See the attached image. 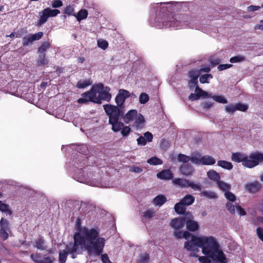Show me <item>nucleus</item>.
Listing matches in <instances>:
<instances>
[{"label": "nucleus", "mask_w": 263, "mask_h": 263, "mask_svg": "<svg viewBox=\"0 0 263 263\" xmlns=\"http://www.w3.org/2000/svg\"><path fill=\"white\" fill-rule=\"evenodd\" d=\"M213 78V76L211 74H202L200 76L199 78L200 82L201 83H209V79H211Z\"/></svg>", "instance_id": "nucleus-42"}, {"label": "nucleus", "mask_w": 263, "mask_h": 263, "mask_svg": "<svg viewBox=\"0 0 263 263\" xmlns=\"http://www.w3.org/2000/svg\"><path fill=\"white\" fill-rule=\"evenodd\" d=\"M34 247L40 250H44L46 249V246L45 245V242L43 238H40L37 239L34 243Z\"/></svg>", "instance_id": "nucleus-25"}, {"label": "nucleus", "mask_w": 263, "mask_h": 263, "mask_svg": "<svg viewBox=\"0 0 263 263\" xmlns=\"http://www.w3.org/2000/svg\"><path fill=\"white\" fill-rule=\"evenodd\" d=\"M0 211L7 213L9 215L12 214V211L9 209V205L2 203L1 201L0 203Z\"/></svg>", "instance_id": "nucleus-43"}, {"label": "nucleus", "mask_w": 263, "mask_h": 263, "mask_svg": "<svg viewBox=\"0 0 263 263\" xmlns=\"http://www.w3.org/2000/svg\"><path fill=\"white\" fill-rule=\"evenodd\" d=\"M147 162L152 165H159L162 163V161L156 157H154L148 159Z\"/></svg>", "instance_id": "nucleus-44"}, {"label": "nucleus", "mask_w": 263, "mask_h": 263, "mask_svg": "<svg viewBox=\"0 0 263 263\" xmlns=\"http://www.w3.org/2000/svg\"><path fill=\"white\" fill-rule=\"evenodd\" d=\"M0 229L10 231L9 222L4 218L0 220Z\"/></svg>", "instance_id": "nucleus-34"}, {"label": "nucleus", "mask_w": 263, "mask_h": 263, "mask_svg": "<svg viewBox=\"0 0 263 263\" xmlns=\"http://www.w3.org/2000/svg\"><path fill=\"white\" fill-rule=\"evenodd\" d=\"M62 5L63 3L61 0H53L51 2V6L53 8H59Z\"/></svg>", "instance_id": "nucleus-57"}, {"label": "nucleus", "mask_w": 263, "mask_h": 263, "mask_svg": "<svg viewBox=\"0 0 263 263\" xmlns=\"http://www.w3.org/2000/svg\"><path fill=\"white\" fill-rule=\"evenodd\" d=\"M209 178L214 181H218L220 179L219 174L213 170H211L207 173Z\"/></svg>", "instance_id": "nucleus-26"}, {"label": "nucleus", "mask_w": 263, "mask_h": 263, "mask_svg": "<svg viewBox=\"0 0 263 263\" xmlns=\"http://www.w3.org/2000/svg\"><path fill=\"white\" fill-rule=\"evenodd\" d=\"M91 84L90 80L80 81L77 84V87L79 88H84Z\"/></svg>", "instance_id": "nucleus-40"}, {"label": "nucleus", "mask_w": 263, "mask_h": 263, "mask_svg": "<svg viewBox=\"0 0 263 263\" xmlns=\"http://www.w3.org/2000/svg\"><path fill=\"white\" fill-rule=\"evenodd\" d=\"M149 255L146 253L142 254L140 256L139 263H146L148 261Z\"/></svg>", "instance_id": "nucleus-58"}, {"label": "nucleus", "mask_w": 263, "mask_h": 263, "mask_svg": "<svg viewBox=\"0 0 263 263\" xmlns=\"http://www.w3.org/2000/svg\"><path fill=\"white\" fill-rule=\"evenodd\" d=\"M155 213V211L153 209H150L146 210L143 213V217L145 219L152 218Z\"/></svg>", "instance_id": "nucleus-39"}, {"label": "nucleus", "mask_w": 263, "mask_h": 263, "mask_svg": "<svg viewBox=\"0 0 263 263\" xmlns=\"http://www.w3.org/2000/svg\"><path fill=\"white\" fill-rule=\"evenodd\" d=\"M97 43L98 47L103 50L106 49L108 46V42L106 41L103 40H99L97 42Z\"/></svg>", "instance_id": "nucleus-49"}, {"label": "nucleus", "mask_w": 263, "mask_h": 263, "mask_svg": "<svg viewBox=\"0 0 263 263\" xmlns=\"http://www.w3.org/2000/svg\"><path fill=\"white\" fill-rule=\"evenodd\" d=\"M200 71L198 70H192L189 72V77L191 79L190 82V87H194L197 84V79L200 75Z\"/></svg>", "instance_id": "nucleus-10"}, {"label": "nucleus", "mask_w": 263, "mask_h": 263, "mask_svg": "<svg viewBox=\"0 0 263 263\" xmlns=\"http://www.w3.org/2000/svg\"><path fill=\"white\" fill-rule=\"evenodd\" d=\"M119 107L111 104L103 105L104 109L109 117V121L119 119L120 117L123 115V112Z\"/></svg>", "instance_id": "nucleus-5"}, {"label": "nucleus", "mask_w": 263, "mask_h": 263, "mask_svg": "<svg viewBox=\"0 0 263 263\" xmlns=\"http://www.w3.org/2000/svg\"><path fill=\"white\" fill-rule=\"evenodd\" d=\"M180 171L183 175L186 176H190L193 173L194 169L190 164L185 163L180 166Z\"/></svg>", "instance_id": "nucleus-11"}, {"label": "nucleus", "mask_w": 263, "mask_h": 263, "mask_svg": "<svg viewBox=\"0 0 263 263\" xmlns=\"http://www.w3.org/2000/svg\"><path fill=\"white\" fill-rule=\"evenodd\" d=\"M167 199L166 197L163 195H159L155 197L153 200L152 203L156 206H161L166 201Z\"/></svg>", "instance_id": "nucleus-19"}, {"label": "nucleus", "mask_w": 263, "mask_h": 263, "mask_svg": "<svg viewBox=\"0 0 263 263\" xmlns=\"http://www.w3.org/2000/svg\"><path fill=\"white\" fill-rule=\"evenodd\" d=\"M194 200L195 198L193 196L191 195H187L181 200V201L185 206H188L192 204L194 202Z\"/></svg>", "instance_id": "nucleus-27"}, {"label": "nucleus", "mask_w": 263, "mask_h": 263, "mask_svg": "<svg viewBox=\"0 0 263 263\" xmlns=\"http://www.w3.org/2000/svg\"><path fill=\"white\" fill-rule=\"evenodd\" d=\"M202 156L198 152L193 153L191 156V162L195 165H201Z\"/></svg>", "instance_id": "nucleus-18"}, {"label": "nucleus", "mask_w": 263, "mask_h": 263, "mask_svg": "<svg viewBox=\"0 0 263 263\" xmlns=\"http://www.w3.org/2000/svg\"><path fill=\"white\" fill-rule=\"evenodd\" d=\"M109 91L110 88L107 86L104 87L102 83L93 85L89 91L82 94V97L78 100V102L85 103L92 102L100 104L102 100L109 102L111 98Z\"/></svg>", "instance_id": "nucleus-3"}, {"label": "nucleus", "mask_w": 263, "mask_h": 263, "mask_svg": "<svg viewBox=\"0 0 263 263\" xmlns=\"http://www.w3.org/2000/svg\"><path fill=\"white\" fill-rule=\"evenodd\" d=\"M236 110L241 111H246L248 108V106L247 104L238 103L235 104Z\"/></svg>", "instance_id": "nucleus-47"}, {"label": "nucleus", "mask_w": 263, "mask_h": 263, "mask_svg": "<svg viewBox=\"0 0 263 263\" xmlns=\"http://www.w3.org/2000/svg\"><path fill=\"white\" fill-rule=\"evenodd\" d=\"M184 224V219L183 218H175L173 219L170 223L171 227L175 230L181 229Z\"/></svg>", "instance_id": "nucleus-15"}, {"label": "nucleus", "mask_w": 263, "mask_h": 263, "mask_svg": "<svg viewBox=\"0 0 263 263\" xmlns=\"http://www.w3.org/2000/svg\"><path fill=\"white\" fill-rule=\"evenodd\" d=\"M48 63V60L46 57V54L40 55L37 60V63L40 66L46 65Z\"/></svg>", "instance_id": "nucleus-37"}, {"label": "nucleus", "mask_w": 263, "mask_h": 263, "mask_svg": "<svg viewBox=\"0 0 263 263\" xmlns=\"http://www.w3.org/2000/svg\"><path fill=\"white\" fill-rule=\"evenodd\" d=\"M119 119H117L109 121V123L112 126V130L115 132L121 130L124 126V124L121 122H119Z\"/></svg>", "instance_id": "nucleus-20"}, {"label": "nucleus", "mask_w": 263, "mask_h": 263, "mask_svg": "<svg viewBox=\"0 0 263 263\" xmlns=\"http://www.w3.org/2000/svg\"><path fill=\"white\" fill-rule=\"evenodd\" d=\"M256 233L259 238L263 241V229L258 227L256 229Z\"/></svg>", "instance_id": "nucleus-60"}, {"label": "nucleus", "mask_w": 263, "mask_h": 263, "mask_svg": "<svg viewBox=\"0 0 263 263\" xmlns=\"http://www.w3.org/2000/svg\"><path fill=\"white\" fill-rule=\"evenodd\" d=\"M43 36V33L42 32H39L37 33H35L34 34H31V36L32 38V41H35L37 40H39L41 39Z\"/></svg>", "instance_id": "nucleus-55"}, {"label": "nucleus", "mask_w": 263, "mask_h": 263, "mask_svg": "<svg viewBox=\"0 0 263 263\" xmlns=\"http://www.w3.org/2000/svg\"><path fill=\"white\" fill-rule=\"evenodd\" d=\"M10 231L0 229V237L3 240H6L9 237L8 232Z\"/></svg>", "instance_id": "nucleus-51"}, {"label": "nucleus", "mask_w": 263, "mask_h": 263, "mask_svg": "<svg viewBox=\"0 0 263 263\" xmlns=\"http://www.w3.org/2000/svg\"><path fill=\"white\" fill-rule=\"evenodd\" d=\"M50 47V44L47 42H45L43 43L41 46L39 47L38 52L40 53H43L49 49Z\"/></svg>", "instance_id": "nucleus-41"}, {"label": "nucleus", "mask_w": 263, "mask_h": 263, "mask_svg": "<svg viewBox=\"0 0 263 263\" xmlns=\"http://www.w3.org/2000/svg\"><path fill=\"white\" fill-rule=\"evenodd\" d=\"M232 66V64H220L217 67V69L219 71H222L228 68H229Z\"/></svg>", "instance_id": "nucleus-59"}, {"label": "nucleus", "mask_w": 263, "mask_h": 263, "mask_svg": "<svg viewBox=\"0 0 263 263\" xmlns=\"http://www.w3.org/2000/svg\"><path fill=\"white\" fill-rule=\"evenodd\" d=\"M210 98H212L214 101L218 103L222 104H226L228 103V100L223 96L211 95Z\"/></svg>", "instance_id": "nucleus-36"}, {"label": "nucleus", "mask_w": 263, "mask_h": 263, "mask_svg": "<svg viewBox=\"0 0 263 263\" xmlns=\"http://www.w3.org/2000/svg\"><path fill=\"white\" fill-rule=\"evenodd\" d=\"M32 260L36 263H52L53 260L48 257H45L44 261H42V257L40 254H32L31 255Z\"/></svg>", "instance_id": "nucleus-13"}, {"label": "nucleus", "mask_w": 263, "mask_h": 263, "mask_svg": "<svg viewBox=\"0 0 263 263\" xmlns=\"http://www.w3.org/2000/svg\"><path fill=\"white\" fill-rule=\"evenodd\" d=\"M149 99V96L147 93L143 92L139 96V102L141 104H145L148 101Z\"/></svg>", "instance_id": "nucleus-45"}, {"label": "nucleus", "mask_w": 263, "mask_h": 263, "mask_svg": "<svg viewBox=\"0 0 263 263\" xmlns=\"http://www.w3.org/2000/svg\"><path fill=\"white\" fill-rule=\"evenodd\" d=\"M245 59V58L243 56H241V55L235 56V57L231 58L230 59V62L231 63H237V62H242V61H244Z\"/></svg>", "instance_id": "nucleus-50"}, {"label": "nucleus", "mask_w": 263, "mask_h": 263, "mask_svg": "<svg viewBox=\"0 0 263 263\" xmlns=\"http://www.w3.org/2000/svg\"><path fill=\"white\" fill-rule=\"evenodd\" d=\"M177 238L187 240L184 248L192 252L190 255L198 258L200 263H227L226 255L222 250L216 238L212 235H194L188 231H176Z\"/></svg>", "instance_id": "nucleus-1"}, {"label": "nucleus", "mask_w": 263, "mask_h": 263, "mask_svg": "<svg viewBox=\"0 0 263 263\" xmlns=\"http://www.w3.org/2000/svg\"><path fill=\"white\" fill-rule=\"evenodd\" d=\"M74 11V9L71 6H68L64 10V13L68 15H71Z\"/></svg>", "instance_id": "nucleus-61"}, {"label": "nucleus", "mask_w": 263, "mask_h": 263, "mask_svg": "<svg viewBox=\"0 0 263 263\" xmlns=\"http://www.w3.org/2000/svg\"><path fill=\"white\" fill-rule=\"evenodd\" d=\"M225 197L227 199L231 201H234L236 199V197L234 194L229 191L225 192L224 194Z\"/></svg>", "instance_id": "nucleus-54"}, {"label": "nucleus", "mask_w": 263, "mask_h": 263, "mask_svg": "<svg viewBox=\"0 0 263 263\" xmlns=\"http://www.w3.org/2000/svg\"><path fill=\"white\" fill-rule=\"evenodd\" d=\"M186 226L187 230L192 232H195L199 229L198 222L192 220H187L186 222Z\"/></svg>", "instance_id": "nucleus-22"}, {"label": "nucleus", "mask_w": 263, "mask_h": 263, "mask_svg": "<svg viewBox=\"0 0 263 263\" xmlns=\"http://www.w3.org/2000/svg\"><path fill=\"white\" fill-rule=\"evenodd\" d=\"M245 156L243 154H240L239 153H233L232 156V160L235 162H242L243 163V161L245 159Z\"/></svg>", "instance_id": "nucleus-32"}, {"label": "nucleus", "mask_w": 263, "mask_h": 263, "mask_svg": "<svg viewBox=\"0 0 263 263\" xmlns=\"http://www.w3.org/2000/svg\"><path fill=\"white\" fill-rule=\"evenodd\" d=\"M129 170L130 172L136 173H140L142 171V169L141 167L135 166L131 167Z\"/></svg>", "instance_id": "nucleus-63"}, {"label": "nucleus", "mask_w": 263, "mask_h": 263, "mask_svg": "<svg viewBox=\"0 0 263 263\" xmlns=\"http://www.w3.org/2000/svg\"><path fill=\"white\" fill-rule=\"evenodd\" d=\"M236 210L238 214L240 216H244L246 214V211L241 208L240 206H236Z\"/></svg>", "instance_id": "nucleus-64"}, {"label": "nucleus", "mask_w": 263, "mask_h": 263, "mask_svg": "<svg viewBox=\"0 0 263 263\" xmlns=\"http://www.w3.org/2000/svg\"><path fill=\"white\" fill-rule=\"evenodd\" d=\"M225 110L226 112L228 113L233 114L236 110L235 104H229L228 105L226 106Z\"/></svg>", "instance_id": "nucleus-53"}, {"label": "nucleus", "mask_w": 263, "mask_h": 263, "mask_svg": "<svg viewBox=\"0 0 263 263\" xmlns=\"http://www.w3.org/2000/svg\"><path fill=\"white\" fill-rule=\"evenodd\" d=\"M157 176L161 179H171L173 178V173L169 170H164L157 173Z\"/></svg>", "instance_id": "nucleus-17"}, {"label": "nucleus", "mask_w": 263, "mask_h": 263, "mask_svg": "<svg viewBox=\"0 0 263 263\" xmlns=\"http://www.w3.org/2000/svg\"><path fill=\"white\" fill-rule=\"evenodd\" d=\"M73 15L76 17L78 21H80L87 18L88 12L85 9H82L77 14H73Z\"/></svg>", "instance_id": "nucleus-30"}, {"label": "nucleus", "mask_w": 263, "mask_h": 263, "mask_svg": "<svg viewBox=\"0 0 263 263\" xmlns=\"http://www.w3.org/2000/svg\"><path fill=\"white\" fill-rule=\"evenodd\" d=\"M215 162V159L211 156L204 155L202 156L201 165H213Z\"/></svg>", "instance_id": "nucleus-21"}, {"label": "nucleus", "mask_w": 263, "mask_h": 263, "mask_svg": "<svg viewBox=\"0 0 263 263\" xmlns=\"http://www.w3.org/2000/svg\"><path fill=\"white\" fill-rule=\"evenodd\" d=\"M135 121L134 125L137 128H142L144 122V118L143 116L140 114H137V116L135 118Z\"/></svg>", "instance_id": "nucleus-24"}, {"label": "nucleus", "mask_w": 263, "mask_h": 263, "mask_svg": "<svg viewBox=\"0 0 263 263\" xmlns=\"http://www.w3.org/2000/svg\"><path fill=\"white\" fill-rule=\"evenodd\" d=\"M121 130V134L123 137L128 136L131 132V128L129 126H123Z\"/></svg>", "instance_id": "nucleus-56"}, {"label": "nucleus", "mask_w": 263, "mask_h": 263, "mask_svg": "<svg viewBox=\"0 0 263 263\" xmlns=\"http://www.w3.org/2000/svg\"><path fill=\"white\" fill-rule=\"evenodd\" d=\"M227 209L232 214L235 213V206L232 203L228 202L226 205Z\"/></svg>", "instance_id": "nucleus-52"}, {"label": "nucleus", "mask_w": 263, "mask_h": 263, "mask_svg": "<svg viewBox=\"0 0 263 263\" xmlns=\"http://www.w3.org/2000/svg\"><path fill=\"white\" fill-rule=\"evenodd\" d=\"M161 147L164 149H166L170 146V143L168 141L163 140L161 143Z\"/></svg>", "instance_id": "nucleus-62"}, {"label": "nucleus", "mask_w": 263, "mask_h": 263, "mask_svg": "<svg viewBox=\"0 0 263 263\" xmlns=\"http://www.w3.org/2000/svg\"><path fill=\"white\" fill-rule=\"evenodd\" d=\"M263 161V154L256 152L250 155L249 157H246L243 161L242 164L248 167L252 168Z\"/></svg>", "instance_id": "nucleus-4"}, {"label": "nucleus", "mask_w": 263, "mask_h": 263, "mask_svg": "<svg viewBox=\"0 0 263 263\" xmlns=\"http://www.w3.org/2000/svg\"><path fill=\"white\" fill-rule=\"evenodd\" d=\"M99 233L95 229H84L74 235V243L66 246V250L59 253V260L65 263L68 254L74 258L76 254L86 250L89 255H100L103 252L105 239L99 237Z\"/></svg>", "instance_id": "nucleus-2"}, {"label": "nucleus", "mask_w": 263, "mask_h": 263, "mask_svg": "<svg viewBox=\"0 0 263 263\" xmlns=\"http://www.w3.org/2000/svg\"><path fill=\"white\" fill-rule=\"evenodd\" d=\"M246 187L250 193H254L259 191L260 188V185L258 182L255 181L246 184Z\"/></svg>", "instance_id": "nucleus-16"}, {"label": "nucleus", "mask_w": 263, "mask_h": 263, "mask_svg": "<svg viewBox=\"0 0 263 263\" xmlns=\"http://www.w3.org/2000/svg\"><path fill=\"white\" fill-rule=\"evenodd\" d=\"M74 179L81 183L87 184L90 185H93L90 179L88 177H86L84 175L83 171L82 172L81 171L79 175H75Z\"/></svg>", "instance_id": "nucleus-12"}, {"label": "nucleus", "mask_w": 263, "mask_h": 263, "mask_svg": "<svg viewBox=\"0 0 263 263\" xmlns=\"http://www.w3.org/2000/svg\"><path fill=\"white\" fill-rule=\"evenodd\" d=\"M201 195L203 196L207 197L211 199L216 198L217 197L216 194L214 192L210 191H202Z\"/></svg>", "instance_id": "nucleus-46"}, {"label": "nucleus", "mask_w": 263, "mask_h": 263, "mask_svg": "<svg viewBox=\"0 0 263 263\" xmlns=\"http://www.w3.org/2000/svg\"><path fill=\"white\" fill-rule=\"evenodd\" d=\"M130 96V92L125 89H121L115 98V102L118 107H121L125 100Z\"/></svg>", "instance_id": "nucleus-7"}, {"label": "nucleus", "mask_w": 263, "mask_h": 263, "mask_svg": "<svg viewBox=\"0 0 263 263\" xmlns=\"http://www.w3.org/2000/svg\"><path fill=\"white\" fill-rule=\"evenodd\" d=\"M217 164L218 166L227 170H231L233 167V165L231 162L224 160L218 161Z\"/></svg>", "instance_id": "nucleus-33"}, {"label": "nucleus", "mask_w": 263, "mask_h": 263, "mask_svg": "<svg viewBox=\"0 0 263 263\" xmlns=\"http://www.w3.org/2000/svg\"><path fill=\"white\" fill-rule=\"evenodd\" d=\"M153 136L149 132L145 133L143 136L139 137L137 139V144L139 145L144 146L147 142H151L153 141Z\"/></svg>", "instance_id": "nucleus-8"}, {"label": "nucleus", "mask_w": 263, "mask_h": 263, "mask_svg": "<svg viewBox=\"0 0 263 263\" xmlns=\"http://www.w3.org/2000/svg\"><path fill=\"white\" fill-rule=\"evenodd\" d=\"M177 160L180 162H183L184 164L186 163L189 161H191V156H188L184 154H179L178 155Z\"/></svg>", "instance_id": "nucleus-38"}, {"label": "nucleus", "mask_w": 263, "mask_h": 263, "mask_svg": "<svg viewBox=\"0 0 263 263\" xmlns=\"http://www.w3.org/2000/svg\"><path fill=\"white\" fill-rule=\"evenodd\" d=\"M184 16H178L175 19H173L170 21L169 27L178 28L179 27H183L186 25V21L185 20Z\"/></svg>", "instance_id": "nucleus-9"}, {"label": "nucleus", "mask_w": 263, "mask_h": 263, "mask_svg": "<svg viewBox=\"0 0 263 263\" xmlns=\"http://www.w3.org/2000/svg\"><path fill=\"white\" fill-rule=\"evenodd\" d=\"M60 13L58 9H51L50 8H47L44 9L40 13V18L39 22V25H41L45 24L50 17H54Z\"/></svg>", "instance_id": "nucleus-6"}, {"label": "nucleus", "mask_w": 263, "mask_h": 263, "mask_svg": "<svg viewBox=\"0 0 263 263\" xmlns=\"http://www.w3.org/2000/svg\"><path fill=\"white\" fill-rule=\"evenodd\" d=\"M187 187L192 188L194 191H201V185L199 183H196L194 181L189 180V182L188 183Z\"/></svg>", "instance_id": "nucleus-35"}, {"label": "nucleus", "mask_w": 263, "mask_h": 263, "mask_svg": "<svg viewBox=\"0 0 263 263\" xmlns=\"http://www.w3.org/2000/svg\"><path fill=\"white\" fill-rule=\"evenodd\" d=\"M217 184L220 190L226 192L229 191L231 187V185L223 181L218 180L217 182Z\"/></svg>", "instance_id": "nucleus-31"}, {"label": "nucleus", "mask_w": 263, "mask_h": 263, "mask_svg": "<svg viewBox=\"0 0 263 263\" xmlns=\"http://www.w3.org/2000/svg\"><path fill=\"white\" fill-rule=\"evenodd\" d=\"M196 89H195V93H196L199 98L200 97L202 98H210L211 97V94H209L208 92L203 90L202 89L199 88L198 86H195Z\"/></svg>", "instance_id": "nucleus-29"}, {"label": "nucleus", "mask_w": 263, "mask_h": 263, "mask_svg": "<svg viewBox=\"0 0 263 263\" xmlns=\"http://www.w3.org/2000/svg\"><path fill=\"white\" fill-rule=\"evenodd\" d=\"M23 46H27L29 44H31L33 41H32V38L31 36V34H28L27 35L25 36L23 39Z\"/></svg>", "instance_id": "nucleus-48"}, {"label": "nucleus", "mask_w": 263, "mask_h": 263, "mask_svg": "<svg viewBox=\"0 0 263 263\" xmlns=\"http://www.w3.org/2000/svg\"><path fill=\"white\" fill-rule=\"evenodd\" d=\"M189 180L182 178H175L173 180V183L182 187H187Z\"/></svg>", "instance_id": "nucleus-23"}, {"label": "nucleus", "mask_w": 263, "mask_h": 263, "mask_svg": "<svg viewBox=\"0 0 263 263\" xmlns=\"http://www.w3.org/2000/svg\"><path fill=\"white\" fill-rule=\"evenodd\" d=\"M137 111L136 109H132L128 111L123 117V120L126 123L134 121L137 116Z\"/></svg>", "instance_id": "nucleus-14"}, {"label": "nucleus", "mask_w": 263, "mask_h": 263, "mask_svg": "<svg viewBox=\"0 0 263 263\" xmlns=\"http://www.w3.org/2000/svg\"><path fill=\"white\" fill-rule=\"evenodd\" d=\"M174 209L175 212L179 214H183L186 210L185 206L180 201L175 205Z\"/></svg>", "instance_id": "nucleus-28"}]
</instances>
